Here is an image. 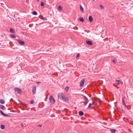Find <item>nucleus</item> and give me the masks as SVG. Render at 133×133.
Segmentation results:
<instances>
[{
    "label": "nucleus",
    "mask_w": 133,
    "mask_h": 133,
    "mask_svg": "<svg viewBox=\"0 0 133 133\" xmlns=\"http://www.w3.org/2000/svg\"><path fill=\"white\" fill-rule=\"evenodd\" d=\"M65 95L63 93L59 94L58 95V98L62 100H64V98Z\"/></svg>",
    "instance_id": "obj_1"
},
{
    "label": "nucleus",
    "mask_w": 133,
    "mask_h": 133,
    "mask_svg": "<svg viewBox=\"0 0 133 133\" xmlns=\"http://www.w3.org/2000/svg\"><path fill=\"white\" fill-rule=\"evenodd\" d=\"M14 90L16 92H17L18 94H21L22 93L23 91L22 90L19 88L16 87L14 88Z\"/></svg>",
    "instance_id": "obj_2"
},
{
    "label": "nucleus",
    "mask_w": 133,
    "mask_h": 133,
    "mask_svg": "<svg viewBox=\"0 0 133 133\" xmlns=\"http://www.w3.org/2000/svg\"><path fill=\"white\" fill-rule=\"evenodd\" d=\"M84 99L85 101L83 103L85 105H86L88 103L89 100L88 98L85 95L83 96Z\"/></svg>",
    "instance_id": "obj_3"
},
{
    "label": "nucleus",
    "mask_w": 133,
    "mask_h": 133,
    "mask_svg": "<svg viewBox=\"0 0 133 133\" xmlns=\"http://www.w3.org/2000/svg\"><path fill=\"white\" fill-rule=\"evenodd\" d=\"M17 41L19 44L21 45H24L25 44V42L20 39H18Z\"/></svg>",
    "instance_id": "obj_4"
},
{
    "label": "nucleus",
    "mask_w": 133,
    "mask_h": 133,
    "mask_svg": "<svg viewBox=\"0 0 133 133\" xmlns=\"http://www.w3.org/2000/svg\"><path fill=\"white\" fill-rule=\"evenodd\" d=\"M36 86L34 85L32 87V92L33 95L35 94L36 92Z\"/></svg>",
    "instance_id": "obj_5"
},
{
    "label": "nucleus",
    "mask_w": 133,
    "mask_h": 133,
    "mask_svg": "<svg viewBox=\"0 0 133 133\" xmlns=\"http://www.w3.org/2000/svg\"><path fill=\"white\" fill-rule=\"evenodd\" d=\"M85 80V78H83L81 80L80 84V87H82L83 86Z\"/></svg>",
    "instance_id": "obj_6"
},
{
    "label": "nucleus",
    "mask_w": 133,
    "mask_h": 133,
    "mask_svg": "<svg viewBox=\"0 0 133 133\" xmlns=\"http://www.w3.org/2000/svg\"><path fill=\"white\" fill-rule=\"evenodd\" d=\"M117 110L120 112L124 113L125 112L120 107H118L117 108Z\"/></svg>",
    "instance_id": "obj_7"
},
{
    "label": "nucleus",
    "mask_w": 133,
    "mask_h": 133,
    "mask_svg": "<svg viewBox=\"0 0 133 133\" xmlns=\"http://www.w3.org/2000/svg\"><path fill=\"white\" fill-rule=\"evenodd\" d=\"M49 101H50V103H51L52 101H51V100H52V101H53V102L54 103H55V99H54V98H53V97L51 95L49 97Z\"/></svg>",
    "instance_id": "obj_8"
},
{
    "label": "nucleus",
    "mask_w": 133,
    "mask_h": 133,
    "mask_svg": "<svg viewBox=\"0 0 133 133\" xmlns=\"http://www.w3.org/2000/svg\"><path fill=\"white\" fill-rule=\"evenodd\" d=\"M116 82H117V84H123V83L121 79L120 80H116Z\"/></svg>",
    "instance_id": "obj_9"
},
{
    "label": "nucleus",
    "mask_w": 133,
    "mask_h": 133,
    "mask_svg": "<svg viewBox=\"0 0 133 133\" xmlns=\"http://www.w3.org/2000/svg\"><path fill=\"white\" fill-rule=\"evenodd\" d=\"M0 112L2 115L5 116L9 117L10 116L9 115L5 114V113H4L3 111L1 110H0Z\"/></svg>",
    "instance_id": "obj_10"
},
{
    "label": "nucleus",
    "mask_w": 133,
    "mask_h": 133,
    "mask_svg": "<svg viewBox=\"0 0 133 133\" xmlns=\"http://www.w3.org/2000/svg\"><path fill=\"white\" fill-rule=\"evenodd\" d=\"M85 42L87 44L89 45H91L92 44V42L90 41L86 40Z\"/></svg>",
    "instance_id": "obj_11"
},
{
    "label": "nucleus",
    "mask_w": 133,
    "mask_h": 133,
    "mask_svg": "<svg viewBox=\"0 0 133 133\" xmlns=\"http://www.w3.org/2000/svg\"><path fill=\"white\" fill-rule=\"evenodd\" d=\"M39 17L41 19H43L44 21L46 20H47V18H46L42 16H39Z\"/></svg>",
    "instance_id": "obj_12"
},
{
    "label": "nucleus",
    "mask_w": 133,
    "mask_h": 133,
    "mask_svg": "<svg viewBox=\"0 0 133 133\" xmlns=\"http://www.w3.org/2000/svg\"><path fill=\"white\" fill-rule=\"evenodd\" d=\"M122 102L123 103V104L125 107L128 108V109H129L128 108V106L127 105L125 104V102L124 101V100L123 98H122Z\"/></svg>",
    "instance_id": "obj_13"
},
{
    "label": "nucleus",
    "mask_w": 133,
    "mask_h": 133,
    "mask_svg": "<svg viewBox=\"0 0 133 133\" xmlns=\"http://www.w3.org/2000/svg\"><path fill=\"white\" fill-rule=\"evenodd\" d=\"M88 19L89 20L90 22H91L92 21L93 19L92 17L91 16H89Z\"/></svg>",
    "instance_id": "obj_14"
},
{
    "label": "nucleus",
    "mask_w": 133,
    "mask_h": 133,
    "mask_svg": "<svg viewBox=\"0 0 133 133\" xmlns=\"http://www.w3.org/2000/svg\"><path fill=\"white\" fill-rule=\"evenodd\" d=\"M0 108L1 109L5 110H6V108L3 105L0 104Z\"/></svg>",
    "instance_id": "obj_15"
},
{
    "label": "nucleus",
    "mask_w": 133,
    "mask_h": 133,
    "mask_svg": "<svg viewBox=\"0 0 133 133\" xmlns=\"http://www.w3.org/2000/svg\"><path fill=\"white\" fill-rule=\"evenodd\" d=\"M69 99L67 97H65V96L64 98V101L66 102H68Z\"/></svg>",
    "instance_id": "obj_16"
},
{
    "label": "nucleus",
    "mask_w": 133,
    "mask_h": 133,
    "mask_svg": "<svg viewBox=\"0 0 133 133\" xmlns=\"http://www.w3.org/2000/svg\"><path fill=\"white\" fill-rule=\"evenodd\" d=\"M80 10H81V11L82 13H83L84 12V9L81 5H80Z\"/></svg>",
    "instance_id": "obj_17"
},
{
    "label": "nucleus",
    "mask_w": 133,
    "mask_h": 133,
    "mask_svg": "<svg viewBox=\"0 0 133 133\" xmlns=\"http://www.w3.org/2000/svg\"><path fill=\"white\" fill-rule=\"evenodd\" d=\"M10 37L13 38H15L16 37L15 35L14 34H11L9 35Z\"/></svg>",
    "instance_id": "obj_18"
},
{
    "label": "nucleus",
    "mask_w": 133,
    "mask_h": 133,
    "mask_svg": "<svg viewBox=\"0 0 133 133\" xmlns=\"http://www.w3.org/2000/svg\"><path fill=\"white\" fill-rule=\"evenodd\" d=\"M79 115L81 116H82L84 115V112L82 111H80L78 112Z\"/></svg>",
    "instance_id": "obj_19"
},
{
    "label": "nucleus",
    "mask_w": 133,
    "mask_h": 133,
    "mask_svg": "<svg viewBox=\"0 0 133 133\" xmlns=\"http://www.w3.org/2000/svg\"><path fill=\"white\" fill-rule=\"evenodd\" d=\"M110 131L111 132V133H115L116 130L114 129H111L110 130Z\"/></svg>",
    "instance_id": "obj_20"
},
{
    "label": "nucleus",
    "mask_w": 133,
    "mask_h": 133,
    "mask_svg": "<svg viewBox=\"0 0 133 133\" xmlns=\"http://www.w3.org/2000/svg\"><path fill=\"white\" fill-rule=\"evenodd\" d=\"M10 31L13 33H14L15 32V30L12 28L10 29Z\"/></svg>",
    "instance_id": "obj_21"
},
{
    "label": "nucleus",
    "mask_w": 133,
    "mask_h": 133,
    "mask_svg": "<svg viewBox=\"0 0 133 133\" xmlns=\"http://www.w3.org/2000/svg\"><path fill=\"white\" fill-rule=\"evenodd\" d=\"M32 13L33 15H36L37 14V12L35 11H34L32 12Z\"/></svg>",
    "instance_id": "obj_22"
},
{
    "label": "nucleus",
    "mask_w": 133,
    "mask_h": 133,
    "mask_svg": "<svg viewBox=\"0 0 133 133\" xmlns=\"http://www.w3.org/2000/svg\"><path fill=\"white\" fill-rule=\"evenodd\" d=\"M0 127H1V128L3 130V129H4L5 128V127L4 125L2 124L1 125Z\"/></svg>",
    "instance_id": "obj_23"
},
{
    "label": "nucleus",
    "mask_w": 133,
    "mask_h": 133,
    "mask_svg": "<svg viewBox=\"0 0 133 133\" xmlns=\"http://www.w3.org/2000/svg\"><path fill=\"white\" fill-rule=\"evenodd\" d=\"M80 21L82 22H83L84 21V19L83 17H79V18Z\"/></svg>",
    "instance_id": "obj_24"
},
{
    "label": "nucleus",
    "mask_w": 133,
    "mask_h": 133,
    "mask_svg": "<svg viewBox=\"0 0 133 133\" xmlns=\"http://www.w3.org/2000/svg\"><path fill=\"white\" fill-rule=\"evenodd\" d=\"M69 89V87L68 86L66 87L65 89V91L67 92L68 91Z\"/></svg>",
    "instance_id": "obj_25"
},
{
    "label": "nucleus",
    "mask_w": 133,
    "mask_h": 133,
    "mask_svg": "<svg viewBox=\"0 0 133 133\" xmlns=\"http://www.w3.org/2000/svg\"><path fill=\"white\" fill-rule=\"evenodd\" d=\"M0 103L2 104H4L5 103V102L4 101L3 99H2L1 100H0Z\"/></svg>",
    "instance_id": "obj_26"
},
{
    "label": "nucleus",
    "mask_w": 133,
    "mask_h": 133,
    "mask_svg": "<svg viewBox=\"0 0 133 133\" xmlns=\"http://www.w3.org/2000/svg\"><path fill=\"white\" fill-rule=\"evenodd\" d=\"M58 9L60 10H62V8L61 7V6H58Z\"/></svg>",
    "instance_id": "obj_27"
},
{
    "label": "nucleus",
    "mask_w": 133,
    "mask_h": 133,
    "mask_svg": "<svg viewBox=\"0 0 133 133\" xmlns=\"http://www.w3.org/2000/svg\"><path fill=\"white\" fill-rule=\"evenodd\" d=\"M100 7L101 9H104V7L102 5H100Z\"/></svg>",
    "instance_id": "obj_28"
},
{
    "label": "nucleus",
    "mask_w": 133,
    "mask_h": 133,
    "mask_svg": "<svg viewBox=\"0 0 133 133\" xmlns=\"http://www.w3.org/2000/svg\"><path fill=\"white\" fill-rule=\"evenodd\" d=\"M44 3L43 2H42L41 3V5L42 6H43L44 5Z\"/></svg>",
    "instance_id": "obj_29"
},
{
    "label": "nucleus",
    "mask_w": 133,
    "mask_h": 133,
    "mask_svg": "<svg viewBox=\"0 0 133 133\" xmlns=\"http://www.w3.org/2000/svg\"><path fill=\"white\" fill-rule=\"evenodd\" d=\"M35 103L34 101L33 100H32L30 102V104H33Z\"/></svg>",
    "instance_id": "obj_30"
},
{
    "label": "nucleus",
    "mask_w": 133,
    "mask_h": 133,
    "mask_svg": "<svg viewBox=\"0 0 133 133\" xmlns=\"http://www.w3.org/2000/svg\"><path fill=\"white\" fill-rule=\"evenodd\" d=\"M80 56V54L79 53H78L76 55V59L78 57H79Z\"/></svg>",
    "instance_id": "obj_31"
},
{
    "label": "nucleus",
    "mask_w": 133,
    "mask_h": 133,
    "mask_svg": "<svg viewBox=\"0 0 133 133\" xmlns=\"http://www.w3.org/2000/svg\"><path fill=\"white\" fill-rule=\"evenodd\" d=\"M112 62L114 63H116V61H115L114 59H113L112 61Z\"/></svg>",
    "instance_id": "obj_32"
},
{
    "label": "nucleus",
    "mask_w": 133,
    "mask_h": 133,
    "mask_svg": "<svg viewBox=\"0 0 133 133\" xmlns=\"http://www.w3.org/2000/svg\"><path fill=\"white\" fill-rule=\"evenodd\" d=\"M38 126L39 127H41L42 126V125L41 124H39L38 125Z\"/></svg>",
    "instance_id": "obj_33"
},
{
    "label": "nucleus",
    "mask_w": 133,
    "mask_h": 133,
    "mask_svg": "<svg viewBox=\"0 0 133 133\" xmlns=\"http://www.w3.org/2000/svg\"><path fill=\"white\" fill-rule=\"evenodd\" d=\"M19 103L20 104H23V103L21 101H19Z\"/></svg>",
    "instance_id": "obj_34"
},
{
    "label": "nucleus",
    "mask_w": 133,
    "mask_h": 133,
    "mask_svg": "<svg viewBox=\"0 0 133 133\" xmlns=\"http://www.w3.org/2000/svg\"><path fill=\"white\" fill-rule=\"evenodd\" d=\"M89 108H90V109H91L92 108V107L91 106H89Z\"/></svg>",
    "instance_id": "obj_35"
},
{
    "label": "nucleus",
    "mask_w": 133,
    "mask_h": 133,
    "mask_svg": "<svg viewBox=\"0 0 133 133\" xmlns=\"http://www.w3.org/2000/svg\"><path fill=\"white\" fill-rule=\"evenodd\" d=\"M13 99L12 98H11L10 99V102H11L12 101H13Z\"/></svg>",
    "instance_id": "obj_36"
},
{
    "label": "nucleus",
    "mask_w": 133,
    "mask_h": 133,
    "mask_svg": "<svg viewBox=\"0 0 133 133\" xmlns=\"http://www.w3.org/2000/svg\"><path fill=\"white\" fill-rule=\"evenodd\" d=\"M21 126H22V127H23V126H24L23 124L21 123Z\"/></svg>",
    "instance_id": "obj_37"
},
{
    "label": "nucleus",
    "mask_w": 133,
    "mask_h": 133,
    "mask_svg": "<svg viewBox=\"0 0 133 133\" xmlns=\"http://www.w3.org/2000/svg\"><path fill=\"white\" fill-rule=\"evenodd\" d=\"M95 102H92V104L94 105L95 104Z\"/></svg>",
    "instance_id": "obj_38"
},
{
    "label": "nucleus",
    "mask_w": 133,
    "mask_h": 133,
    "mask_svg": "<svg viewBox=\"0 0 133 133\" xmlns=\"http://www.w3.org/2000/svg\"><path fill=\"white\" fill-rule=\"evenodd\" d=\"M91 105H92V104L91 103H90L89 104V106H91Z\"/></svg>",
    "instance_id": "obj_39"
},
{
    "label": "nucleus",
    "mask_w": 133,
    "mask_h": 133,
    "mask_svg": "<svg viewBox=\"0 0 133 133\" xmlns=\"http://www.w3.org/2000/svg\"><path fill=\"white\" fill-rule=\"evenodd\" d=\"M39 83H40V82H37V84H39Z\"/></svg>",
    "instance_id": "obj_40"
},
{
    "label": "nucleus",
    "mask_w": 133,
    "mask_h": 133,
    "mask_svg": "<svg viewBox=\"0 0 133 133\" xmlns=\"http://www.w3.org/2000/svg\"><path fill=\"white\" fill-rule=\"evenodd\" d=\"M46 98H47V97H46V98H45V101H47V100H46Z\"/></svg>",
    "instance_id": "obj_41"
},
{
    "label": "nucleus",
    "mask_w": 133,
    "mask_h": 133,
    "mask_svg": "<svg viewBox=\"0 0 133 133\" xmlns=\"http://www.w3.org/2000/svg\"><path fill=\"white\" fill-rule=\"evenodd\" d=\"M112 18H114V16H112Z\"/></svg>",
    "instance_id": "obj_42"
},
{
    "label": "nucleus",
    "mask_w": 133,
    "mask_h": 133,
    "mask_svg": "<svg viewBox=\"0 0 133 133\" xmlns=\"http://www.w3.org/2000/svg\"><path fill=\"white\" fill-rule=\"evenodd\" d=\"M39 0H37V2H39Z\"/></svg>",
    "instance_id": "obj_43"
},
{
    "label": "nucleus",
    "mask_w": 133,
    "mask_h": 133,
    "mask_svg": "<svg viewBox=\"0 0 133 133\" xmlns=\"http://www.w3.org/2000/svg\"><path fill=\"white\" fill-rule=\"evenodd\" d=\"M90 32V31H88V32Z\"/></svg>",
    "instance_id": "obj_44"
},
{
    "label": "nucleus",
    "mask_w": 133,
    "mask_h": 133,
    "mask_svg": "<svg viewBox=\"0 0 133 133\" xmlns=\"http://www.w3.org/2000/svg\"><path fill=\"white\" fill-rule=\"evenodd\" d=\"M88 108H89V105L88 106Z\"/></svg>",
    "instance_id": "obj_45"
},
{
    "label": "nucleus",
    "mask_w": 133,
    "mask_h": 133,
    "mask_svg": "<svg viewBox=\"0 0 133 133\" xmlns=\"http://www.w3.org/2000/svg\"><path fill=\"white\" fill-rule=\"evenodd\" d=\"M85 31H87L86 30H85Z\"/></svg>",
    "instance_id": "obj_46"
},
{
    "label": "nucleus",
    "mask_w": 133,
    "mask_h": 133,
    "mask_svg": "<svg viewBox=\"0 0 133 133\" xmlns=\"http://www.w3.org/2000/svg\"><path fill=\"white\" fill-rule=\"evenodd\" d=\"M82 102H81V103H82Z\"/></svg>",
    "instance_id": "obj_47"
},
{
    "label": "nucleus",
    "mask_w": 133,
    "mask_h": 133,
    "mask_svg": "<svg viewBox=\"0 0 133 133\" xmlns=\"http://www.w3.org/2000/svg\"><path fill=\"white\" fill-rule=\"evenodd\" d=\"M94 1H95V0H93Z\"/></svg>",
    "instance_id": "obj_48"
}]
</instances>
